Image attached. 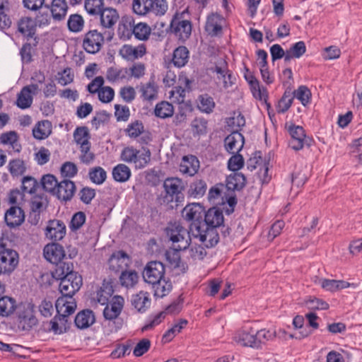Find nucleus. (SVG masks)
<instances>
[{"label": "nucleus", "instance_id": "obj_1", "mask_svg": "<svg viewBox=\"0 0 362 362\" xmlns=\"http://www.w3.org/2000/svg\"><path fill=\"white\" fill-rule=\"evenodd\" d=\"M166 235L172 242V247L165 252L167 261L174 268L180 267V251L185 250L189 246V232L180 224H172L166 228Z\"/></svg>", "mask_w": 362, "mask_h": 362}, {"label": "nucleus", "instance_id": "obj_2", "mask_svg": "<svg viewBox=\"0 0 362 362\" xmlns=\"http://www.w3.org/2000/svg\"><path fill=\"white\" fill-rule=\"evenodd\" d=\"M11 246L8 235L3 234L0 238V269L3 274H11L18 264V253Z\"/></svg>", "mask_w": 362, "mask_h": 362}, {"label": "nucleus", "instance_id": "obj_3", "mask_svg": "<svg viewBox=\"0 0 362 362\" xmlns=\"http://www.w3.org/2000/svg\"><path fill=\"white\" fill-rule=\"evenodd\" d=\"M120 159L128 163H134L136 168H144L151 160V151L148 148L137 150L133 146H127L121 152Z\"/></svg>", "mask_w": 362, "mask_h": 362}, {"label": "nucleus", "instance_id": "obj_4", "mask_svg": "<svg viewBox=\"0 0 362 362\" xmlns=\"http://www.w3.org/2000/svg\"><path fill=\"white\" fill-rule=\"evenodd\" d=\"M163 188L165 192V202L178 204L184 201L183 191L185 186L182 179L177 177H167L163 182Z\"/></svg>", "mask_w": 362, "mask_h": 362}, {"label": "nucleus", "instance_id": "obj_5", "mask_svg": "<svg viewBox=\"0 0 362 362\" xmlns=\"http://www.w3.org/2000/svg\"><path fill=\"white\" fill-rule=\"evenodd\" d=\"M190 233L194 238L198 239L207 248L214 247L219 241L217 229L200 225V223L194 224L190 228Z\"/></svg>", "mask_w": 362, "mask_h": 362}, {"label": "nucleus", "instance_id": "obj_6", "mask_svg": "<svg viewBox=\"0 0 362 362\" xmlns=\"http://www.w3.org/2000/svg\"><path fill=\"white\" fill-rule=\"evenodd\" d=\"M186 13L187 10L181 13L176 12L171 20L170 25L171 33L182 41H185L188 39L192 33L191 22L184 18V15Z\"/></svg>", "mask_w": 362, "mask_h": 362}, {"label": "nucleus", "instance_id": "obj_7", "mask_svg": "<svg viewBox=\"0 0 362 362\" xmlns=\"http://www.w3.org/2000/svg\"><path fill=\"white\" fill-rule=\"evenodd\" d=\"M104 44V36L97 30H90L82 37V47L89 54H96Z\"/></svg>", "mask_w": 362, "mask_h": 362}, {"label": "nucleus", "instance_id": "obj_8", "mask_svg": "<svg viewBox=\"0 0 362 362\" xmlns=\"http://www.w3.org/2000/svg\"><path fill=\"white\" fill-rule=\"evenodd\" d=\"M82 285V277L77 272L68 274L60 281L59 290L63 296H73Z\"/></svg>", "mask_w": 362, "mask_h": 362}, {"label": "nucleus", "instance_id": "obj_9", "mask_svg": "<svg viewBox=\"0 0 362 362\" xmlns=\"http://www.w3.org/2000/svg\"><path fill=\"white\" fill-rule=\"evenodd\" d=\"M165 268L164 264L158 261H152L147 264L143 272V277L146 282L155 284L165 278Z\"/></svg>", "mask_w": 362, "mask_h": 362}, {"label": "nucleus", "instance_id": "obj_10", "mask_svg": "<svg viewBox=\"0 0 362 362\" xmlns=\"http://www.w3.org/2000/svg\"><path fill=\"white\" fill-rule=\"evenodd\" d=\"M147 52L146 46L141 43L137 46L125 44L119 49V55L127 62H134L142 58Z\"/></svg>", "mask_w": 362, "mask_h": 362}, {"label": "nucleus", "instance_id": "obj_11", "mask_svg": "<svg viewBox=\"0 0 362 362\" xmlns=\"http://www.w3.org/2000/svg\"><path fill=\"white\" fill-rule=\"evenodd\" d=\"M55 308L59 315V320L66 321L65 318L74 313L76 303L73 296L62 295L56 300Z\"/></svg>", "mask_w": 362, "mask_h": 362}, {"label": "nucleus", "instance_id": "obj_12", "mask_svg": "<svg viewBox=\"0 0 362 362\" xmlns=\"http://www.w3.org/2000/svg\"><path fill=\"white\" fill-rule=\"evenodd\" d=\"M288 132L291 136L289 140V146L295 150L302 149L306 142V134L304 129L301 126L291 124L288 127Z\"/></svg>", "mask_w": 362, "mask_h": 362}, {"label": "nucleus", "instance_id": "obj_13", "mask_svg": "<svg viewBox=\"0 0 362 362\" xmlns=\"http://www.w3.org/2000/svg\"><path fill=\"white\" fill-rule=\"evenodd\" d=\"M66 232L64 223L62 221L54 219L48 222L45 234L47 238L57 242L64 238Z\"/></svg>", "mask_w": 362, "mask_h": 362}, {"label": "nucleus", "instance_id": "obj_14", "mask_svg": "<svg viewBox=\"0 0 362 362\" xmlns=\"http://www.w3.org/2000/svg\"><path fill=\"white\" fill-rule=\"evenodd\" d=\"M234 341L241 346L257 349L255 332L252 327L237 331L233 337Z\"/></svg>", "mask_w": 362, "mask_h": 362}, {"label": "nucleus", "instance_id": "obj_15", "mask_svg": "<svg viewBox=\"0 0 362 362\" xmlns=\"http://www.w3.org/2000/svg\"><path fill=\"white\" fill-rule=\"evenodd\" d=\"M204 218L200 225L206 226L214 229L219 228L224 221L222 211L217 207L210 208L207 211H204Z\"/></svg>", "mask_w": 362, "mask_h": 362}, {"label": "nucleus", "instance_id": "obj_16", "mask_svg": "<svg viewBox=\"0 0 362 362\" xmlns=\"http://www.w3.org/2000/svg\"><path fill=\"white\" fill-rule=\"evenodd\" d=\"M244 144V136L238 129L233 131L224 139L225 148L229 153H239L243 148Z\"/></svg>", "mask_w": 362, "mask_h": 362}, {"label": "nucleus", "instance_id": "obj_17", "mask_svg": "<svg viewBox=\"0 0 362 362\" xmlns=\"http://www.w3.org/2000/svg\"><path fill=\"white\" fill-rule=\"evenodd\" d=\"M211 71L217 74V78L221 79L224 84V87L228 88L233 83V78H234L228 70V63L222 58L219 59L214 67L211 68Z\"/></svg>", "mask_w": 362, "mask_h": 362}, {"label": "nucleus", "instance_id": "obj_18", "mask_svg": "<svg viewBox=\"0 0 362 362\" xmlns=\"http://www.w3.org/2000/svg\"><path fill=\"white\" fill-rule=\"evenodd\" d=\"M204 207L199 204H192L186 206L182 210V216L188 221H192L190 228L196 223H202L204 214Z\"/></svg>", "mask_w": 362, "mask_h": 362}, {"label": "nucleus", "instance_id": "obj_19", "mask_svg": "<svg viewBox=\"0 0 362 362\" xmlns=\"http://www.w3.org/2000/svg\"><path fill=\"white\" fill-rule=\"evenodd\" d=\"M124 300L122 296H115L111 302L106 304L103 310V315L106 320H112L120 315L123 308Z\"/></svg>", "mask_w": 362, "mask_h": 362}, {"label": "nucleus", "instance_id": "obj_20", "mask_svg": "<svg viewBox=\"0 0 362 362\" xmlns=\"http://www.w3.org/2000/svg\"><path fill=\"white\" fill-rule=\"evenodd\" d=\"M4 220L7 226L14 228L21 225L25 220L23 209L17 206H11L5 213Z\"/></svg>", "mask_w": 362, "mask_h": 362}, {"label": "nucleus", "instance_id": "obj_21", "mask_svg": "<svg viewBox=\"0 0 362 362\" xmlns=\"http://www.w3.org/2000/svg\"><path fill=\"white\" fill-rule=\"evenodd\" d=\"M45 258L49 262L59 263L65 257L64 247L58 243L47 244L43 250Z\"/></svg>", "mask_w": 362, "mask_h": 362}, {"label": "nucleus", "instance_id": "obj_22", "mask_svg": "<svg viewBox=\"0 0 362 362\" xmlns=\"http://www.w3.org/2000/svg\"><path fill=\"white\" fill-rule=\"evenodd\" d=\"M140 97L144 101H152L158 98V86L153 78L146 83H141L139 86Z\"/></svg>", "mask_w": 362, "mask_h": 362}, {"label": "nucleus", "instance_id": "obj_23", "mask_svg": "<svg viewBox=\"0 0 362 362\" xmlns=\"http://www.w3.org/2000/svg\"><path fill=\"white\" fill-rule=\"evenodd\" d=\"M199 168V161L197 158L192 155L182 157L180 164V172L183 175L189 176L194 175Z\"/></svg>", "mask_w": 362, "mask_h": 362}, {"label": "nucleus", "instance_id": "obj_24", "mask_svg": "<svg viewBox=\"0 0 362 362\" xmlns=\"http://www.w3.org/2000/svg\"><path fill=\"white\" fill-rule=\"evenodd\" d=\"M76 191V186L74 182L64 179L59 182L55 192L57 198L62 201H69L73 197Z\"/></svg>", "mask_w": 362, "mask_h": 362}, {"label": "nucleus", "instance_id": "obj_25", "mask_svg": "<svg viewBox=\"0 0 362 362\" xmlns=\"http://www.w3.org/2000/svg\"><path fill=\"white\" fill-rule=\"evenodd\" d=\"M131 303L138 313H144L150 308L151 299L148 292L141 291L138 293L132 295Z\"/></svg>", "mask_w": 362, "mask_h": 362}, {"label": "nucleus", "instance_id": "obj_26", "mask_svg": "<svg viewBox=\"0 0 362 362\" xmlns=\"http://www.w3.org/2000/svg\"><path fill=\"white\" fill-rule=\"evenodd\" d=\"M100 25L103 28L112 29L119 21L117 11L112 8H105L99 13Z\"/></svg>", "mask_w": 362, "mask_h": 362}, {"label": "nucleus", "instance_id": "obj_27", "mask_svg": "<svg viewBox=\"0 0 362 362\" xmlns=\"http://www.w3.org/2000/svg\"><path fill=\"white\" fill-rule=\"evenodd\" d=\"M129 262V258L125 252L117 251L109 259L110 269L117 272L127 267Z\"/></svg>", "mask_w": 362, "mask_h": 362}, {"label": "nucleus", "instance_id": "obj_28", "mask_svg": "<svg viewBox=\"0 0 362 362\" xmlns=\"http://www.w3.org/2000/svg\"><path fill=\"white\" fill-rule=\"evenodd\" d=\"M134 21L131 16L122 17L119 23L117 35L119 39L129 40L133 35Z\"/></svg>", "mask_w": 362, "mask_h": 362}, {"label": "nucleus", "instance_id": "obj_29", "mask_svg": "<svg viewBox=\"0 0 362 362\" xmlns=\"http://www.w3.org/2000/svg\"><path fill=\"white\" fill-rule=\"evenodd\" d=\"M246 185V177L241 173H233L226 178V187L230 191H240Z\"/></svg>", "mask_w": 362, "mask_h": 362}, {"label": "nucleus", "instance_id": "obj_30", "mask_svg": "<svg viewBox=\"0 0 362 362\" xmlns=\"http://www.w3.org/2000/svg\"><path fill=\"white\" fill-rule=\"evenodd\" d=\"M189 59V52L185 46H179L177 47L173 54L172 63L177 68L185 66Z\"/></svg>", "mask_w": 362, "mask_h": 362}, {"label": "nucleus", "instance_id": "obj_31", "mask_svg": "<svg viewBox=\"0 0 362 362\" xmlns=\"http://www.w3.org/2000/svg\"><path fill=\"white\" fill-rule=\"evenodd\" d=\"M52 128V123L48 120L38 122L33 129V135L36 139H45L51 134Z\"/></svg>", "mask_w": 362, "mask_h": 362}, {"label": "nucleus", "instance_id": "obj_32", "mask_svg": "<svg viewBox=\"0 0 362 362\" xmlns=\"http://www.w3.org/2000/svg\"><path fill=\"white\" fill-rule=\"evenodd\" d=\"M74 322L78 328H87L94 323V314L90 310H82L76 315Z\"/></svg>", "mask_w": 362, "mask_h": 362}, {"label": "nucleus", "instance_id": "obj_33", "mask_svg": "<svg viewBox=\"0 0 362 362\" xmlns=\"http://www.w3.org/2000/svg\"><path fill=\"white\" fill-rule=\"evenodd\" d=\"M221 21L222 18L220 15L211 13L207 18L206 30L211 35H217L222 30Z\"/></svg>", "mask_w": 362, "mask_h": 362}, {"label": "nucleus", "instance_id": "obj_34", "mask_svg": "<svg viewBox=\"0 0 362 362\" xmlns=\"http://www.w3.org/2000/svg\"><path fill=\"white\" fill-rule=\"evenodd\" d=\"M67 9L66 0H53L50 12L54 19L60 21L66 16Z\"/></svg>", "mask_w": 362, "mask_h": 362}, {"label": "nucleus", "instance_id": "obj_35", "mask_svg": "<svg viewBox=\"0 0 362 362\" xmlns=\"http://www.w3.org/2000/svg\"><path fill=\"white\" fill-rule=\"evenodd\" d=\"M174 114L173 105L168 101H161L156 105L154 115L156 117L165 119L171 117Z\"/></svg>", "mask_w": 362, "mask_h": 362}, {"label": "nucleus", "instance_id": "obj_36", "mask_svg": "<svg viewBox=\"0 0 362 362\" xmlns=\"http://www.w3.org/2000/svg\"><path fill=\"white\" fill-rule=\"evenodd\" d=\"M112 174L115 181L125 182L130 178L132 173L127 165L120 163L113 168Z\"/></svg>", "mask_w": 362, "mask_h": 362}, {"label": "nucleus", "instance_id": "obj_37", "mask_svg": "<svg viewBox=\"0 0 362 362\" xmlns=\"http://www.w3.org/2000/svg\"><path fill=\"white\" fill-rule=\"evenodd\" d=\"M113 293L114 289L112 284L109 281H104L101 287L97 292V301L101 305L107 304Z\"/></svg>", "mask_w": 362, "mask_h": 362}, {"label": "nucleus", "instance_id": "obj_38", "mask_svg": "<svg viewBox=\"0 0 362 362\" xmlns=\"http://www.w3.org/2000/svg\"><path fill=\"white\" fill-rule=\"evenodd\" d=\"M29 88L30 87H23L17 95L16 104L22 110L30 107L33 103V98Z\"/></svg>", "mask_w": 362, "mask_h": 362}, {"label": "nucleus", "instance_id": "obj_39", "mask_svg": "<svg viewBox=\"0 0 362 362\" xmlns=\"http://www.w3.org/2000/svg\"><path fill=\"white\" fill-rule=\"evenodd\" d=\"M154 292V296L156 298H163L167 296L172 289L170 281L162 279L155 284H151Z\"/></svg>", "mask_w": 362, "mask_h": 362}, {"label": "nucleus", "instance_id": "obj_40", "mask_svg": "<svg viewBox=\"0 0 362 362\" xmlns=\"http://www.w3.org/2000/svg\"><path fill=\"white\" fill-rule=\"evenodd\" d=\"M305 52V42L303 41L297 42L286 51L285 62H288L293 58H300Z\"/></svg>", "mask_w": 362, "mask_h": 362}, {"label": "nucleus", "instance_id": "obj_41", "mask_svg": "<svg viewBox=\"0 0 362 362\" xmlns=\"http://www.w3.org/2000/svg\"><path fill=\"white\" fill-rule=\"evenodd\" d=\"M37 324V319L31 313H22L18 317V328L29 331Z\"/></svg>", "mask_w": 362, "mask_h": 362}, {"label": "nucleus", "instance_id": "obj_42", "mask_svg": "<svg viewBox=\"0 0 362 362\" xmlns=\"http://www.w3.org/2000/svg\"><path fill=\"white\" fill-rule=\"evenodd\" d=\"M54 264H55V267L52 272V276L57 280L61 281L66 275L74 272L73 264L71 263L59 262L54 263Z\"/></svg>", "mask_w": 362, "mask_h": 362}, {"label": "nucleus", "instance_id": "obj_43", "mask_svg": "<svg viewBox=\"0 0 362 362\" xmlns=\"http://www.w3.org/2000/svg\"><path fill=\"white\" fill-rule=\"evenodd\" d=\"M85 21L82 16L74 13L69 16L67 27L70 32L78 33L83 30Z\"/></svg>", "mask_w": 362, "mask_h": 362}, {"label": "nucleus", "instance_id": "obj_44", "mask_svg": "<svg viewBox=\"0 0 362 362\" xmlns=\"http://www.w3.org/2000/svg\"><path fill=\"white\" fill-rule=\"evenodd\" d=\"M207 185L203 180H194L189 185L188 194L190 197L199 198L204 196L206 191Z\"/></svg>", "mask_w": 362, "mask_h": 362}, {"label": "nucleus", "instance_id": "obj_45", "mask_svg": "<svg viewBox=\"0 0 362 362\" xmlns=\"http://www.w3.org/2000/svg\"><path fill=\"white\" fill-rule=\"evenodd\" d=\"M208 121L204 117H196L191 122L194 136H200L207 133Z\"/></svg>", "mask_w": 362, "mask_h": 362}, {"label": "nucleus", "instance_id": "obj_46", "mask_svg": "<svg viewBox=\"0 0 362 362\" xmlns=\"http://www.w3.org/2000/svg\"><path fill=\"white\" fill-rule=\"evenodd\" d=\"M89 133L87 127H77L74 132V139L77 144H79L81 148L83 147L87 149V146H90L89 141Z\"/></svg>", "mask_w": 362, "mask_h": 362}, {"label": "nucleus", "instance_id": "obj_47", "mask_svg": "<svg viewBox=\"0 0 362 362\" xmlns=\"http://www.w3.org/2000/svg\"><path fill=\"white\" fill-rule=\"evenodd\" d=\"M18 30L24 36L27 37H33L35 31L34 22L31 18H23L18 22Z\"/></svg>", "mask_w": 362, "mask_h": 362}, {"label": "nucleus", "instance_id": "obj_48", "mask_svg": "<svg viewBox=\"0 0 362 362\" xmlns=\"http://www.w3.org/2000/svg\"><path fill=\"white\" fill-rule=\"evenodd\" d=\"M215 107V103L212 97L208 94H203L199 96L197 100L198 109L205 113H211Z\"/></svg>", "mask_w": 362, "mask_h": 362}, {"label": "nucleus", "instance_id": "obj_49", "mask_svg": "<svg viewBox=\"0 0 362 362\" xmlns=\"http://www.w3.org/2000/svg\"><path fill=\"white\" fill-rule=\"evenodd\" d=\"M177 101L179 103L178 112L175 117V122L177 125L185 122L188 113L192 111V107L189 101H180V99H177Z\"/></svg>", "mask_w": 362, "mask_h": 362}, {"label": "nucleus", "instance_id": "obj_50", "mask_svg": "<svg viewBox=\"0 0 362 362\" xmlns=\"http://www.w3.org/2000/svg\"><path fill=\"white\" fill-rule=\"evenodd\" d=\"M139 275L134 270L122 271L119 276L122 286L127 288L133 287L138 281Z\"/></svg>", "mask_w": 362, "mask_h": 362}, {"label": "nucleus", "instance_id": "obj_51", "mask_svg": "<svg viewBox=\"0 0 362 362\" xmlns=\"http://www.w3.org/2000/svg\"><path fill=\"white\" fill-rule=\"evenodd\" d=\"M16 308L15 299L4 296L0 298V315L8 316L14 312Z\"/></svg>", "mask_w": 362, "mask_h": 362}, {"label": "nucleus", "instance_id": "obj_52", "mask_svg": "<svg viewBox=\"0 0 362 362\" xmlns=\"http://www.w3.org/2000/svg\"><path fill=\"white\" fill-rule=\"evenodd\" d=\"M187 321L181 319L175 324L170 329H168L163 336L162 341L164 343L170 342L173 338L181 332V330L187 325Z\"/></svg>", "mask_w": 362, "mask_h": 362}, {"label": "nucleus", "instance_id": "obj_53", "mask_svg": "<svg viewBox=\"0 0 362 362\" xmlns=\"http://www.w3.org/2000/svg\"><path fill=\"white\" fill-rule=\"evenodd\" d=\"M293 100V96L291 90H286L276 105V112L285 113L291 106Z\"/></svg>", "mask_w": 362, "mask_h": 362}, {"label": "nucleus", "instance_id": "obj_54", "mask_svg": "<svg viewBox=\"0 0 362 362\" xmlns=\"http://www.w3.org/2000/svg\"><path fill=\"white\" fill-rule=\"evenodd\" d=\"M250 86L253 96L259 100H264L267 107H270V104L267 102L269 97L267 89L261 86L258 80L253 82Z\"/></svg>", "mask_w": 362, "mask_h": 362}, {"label": "nucleus", "instance_id": "obj_55", "mask_svg": "<svg viewBox=\"0 0 362 362\" xmlns=\"http://www.w3.org/2000/svg\"><path fill=\"white\" fill-rule=\"evenodd\" d=\"M152 4V0H133V11L140 16L146 15L150 13Z\"/></svg>", "mask_w": 362, "mask_h": 362}, {"label": "nucleus", "instance_id": "obj_56", "mask_svg": "<svg viewBox=\"0 0 362 362\" xmlns=\"http://www.w3.org/2000/svg\"><path fill=\"white\" fill-rule=\"evenodd\" d=\"M151 32V28L146 23H139L136 25L134 24L133 35L139 40H146L148 39Z\"/></svg>", "mask_w": 362, "mask_h": 362}, {"label": "nucleus", "instance_id": "obj_57", "mask_svg": "<svg viewBox=\"0 0 362 362\" xmlns=\"http://www.w3.org/2000/svg\"><path fill=\"white\" fill-rule=\"evenodd\" d=\"M255 337L257 341V349L261 347L262 344L272 340L276 337V332L274 329H262L255 332Z\"/></svg>", "mask_w": 362, "mask_h": 362}, {"label": "nucleus", "instance_id": "obj_58", "mask_svg": "<svg viewBox=\"0 0 362 362\" xmlns=\"http://www.w3.org/2000/svg\"><path fill=\"white\" fill-rule=\"evenodd\" d=\"M128 74L127 69H121L117 67H110L108 68L106 74V78L110 82H115L119 80H123L126 78Z\"/></svg>", "mask_w": 362, "mask_h": 362}, {"label": "nucleus", "instance_id": "obj_59", "mask_svg": "<svg viewBox=\"0 0 362 362\" xmlns=\"http://www.w3.org/2000/svg\"><path fill=\"white\" fill-rule=\"evenodd\" d=\"M292 93L293 98H296L300 100L303 106H306L310 103L311 92L307 86H300Z\"/></svg>", "mask_w": 362, "mask_h": 362}, {"label": "nucleus", "instance_id": "obj_60", "mask_svg": "<svg viewBox=\"0 0 362 362\" xmlns=\"http://www.w3.org/2000/svg\"><path fill=\"white\" fill-rule=\"evenodd\" d=\"M59 182L56 177L51 174L44 175L41 180V184L43 189L53 194H55L57 187H58Z\"/></svg>", "mask_w": 362, "mask_h": 362}, {"label": "nucleus", "instance_id": "obj_61", "mask_svg": "<svg viewBox=\"0 0 362 362\" xmlns=\"http://www.w3.org/2000/svg\"><path fill=\"white\" fill-rule=\"evenodd\" d=\"M8 170L13 177L22 175L26 170L24 162L21 159L11 160L8 163Z\"/></svg>", "mask_w": 362, "mask_h": 362}, {"label": "nucleus", "instance_id": "obj_62", "mask_svg": "<svg viewBox=\"0 0 362 362\" xmlns=\"http://www.w3.org/2000/svg\"><path fill=\"white\" fill-rule=\"evenodd\" d=\"M89 177L93 183L101 185L105 181L107 173L103 168L98 166L90 170Z\"/></svg>", "mask_w": 362, "mask_h": 362}, {"label": "nucleus", "instance_id": "obj_63", "mask_svg": "<svg viewBox=\"0 0 362 362\" xmlns=\"http://www.w3.org/2000/svg\"><path fill=\"white\" fill-rule=\"evenodd\" d=\"M125 131L127 136L135 139L144 132V124L142 122L136 120L129 124Z\"/></svg>", "mask_w": 362, "mask_h": 362}, {"label": "nucleus", "instance_id": "obj_64", "mask_svg": "<svg viewBox=\"0 0 362 362\" xmlns=\"http://www.w3.org/2000/svg\"><path fill=\"white\" fill-rule=\"evenodd\" d=\"M38 187V183L34 177L26 176L22 179V189L24 193L33 194Z\"/></svg>", "mask_w": 362, "mask_h": 362}]
</instances>
